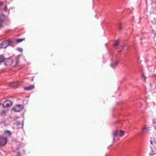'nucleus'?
<instances>
[{"instance_id": "obj_1", "label": "nucleus", "mask_w": 156, "mask_h": 156, "mask_svg": "<svg viewBox=\"0 0 156 156\" xmlns=\"http://www.w3.org/2000/svg\"><path fill=\"white\" fill-rule=\"evenodd\" d=\"M150 143L152 145L151 146L152 154L151 155L156 154V136L151 137Z\"/></svg>"}, {"instance_id": "obj_2", "label": "nucleus", "mask_w": 156, "mask_h": 156, "mask_svg": "<svg viewBox=\"0 0 156 156\" xmlns=\"http://www.w3.org/2000/svg\"><path fill=\"white\" fill-rule=\"evenodd\" d=\"M23 105L19 104L16 105L15 107L12 108V109L15 112H20L23 110Z\"/></svg>"}, {"instance_id": "obj_3", "label": "nucleus", "mask_w": 156, "mask_h": 156, "mask_svg": "<svg viewBox=\"0 0 156 156\" xmlns=\"http://www.w3.org/2000/svg\"><path fill=\"white\" fill-rule=\"evenodd\" d=\"M7 138L2 136H0V146L5 145L7 143Z\"/></svg>"}, {"instance_id": "obj_4", "label": "nucleus", "mask_w": 156, "mask_h": 156, "mask_svg": "<svg viewBox=\"0 0 156 156\" xmlns=\"http://www.w3.org/2000/svg\"><path fill=\"white\" fill-rule=\"evenodd\" d=\"M12 104V102L9 100H6L2 104L4 107H7L11 106Z\"/></svg>"}, {"instance_id": "obj_5", "label": "nucleus", "mask_w": 156, "mask_h": 156, "mask_svg": "<svg viewBox=\"0 0 156 156\" xmlns=\"http://www.w3.org/2000/svg\"><path fill=\"white\" fill-rule=\"evenodd\" d=\"M4 62V64L8 66L11 65L12 62V60L10 58H5Z\"/></svg>"}, {"instance_id": "obj_6", "label": "nucleus", "mask_w": 156, "mask_h": 156, "mask_svg": "<svg viewBox=\"0 0 156 156\" xmlns=\"http://www.w3.org/2000/svg\"><path fill=\"white\" fill-rule=\"evenodd\" d=\"M22 84L21 81L19 82H16L13 83H11L10 86L14 88H16L19 85H21Z\"/></svg>"}, {"instance_id": "obj_7", "label": "nucleus", "mask_w": 156, "mask_h": 156, "mask_svg": "<svg viewBox=\"0 0 156 156\" xmlns=\"http://www.w3.org/2000/svg\"><path fill=\"white\" fill-rule=\"evenodd\" d=\"M8 45V44L7 41H3L0 44V47L1 48H5Z\"/></svg>"}, {"instance_id": "obj_8", "label": "nucleus", "mask_w": 156, "mask_h": 156, "mask_svg": "<svg viewBox=\"0 0 156 156\" xmlns=\"http://www.w3.org/2000/svg\"><path fill=\"white\" fill-rule=\"evenodd\" d=\"M6 7V5L4 2H0V10L4 9Z\"/></svg>"}, {"instance_id": "obj_9", "label": "nucleus", "mask_w": 156, "mask_h": 156, "mask_svg": "<svg viewBox=\"0 0 156 156\" xmlns=\"http://www.w3.org/2000/svg\"><path fill=\"white\" fill-rule=\"evenodd\" d=\"M35 88L34 85H31L28 87H25L24 88V89L27 91L32 90Z\"/></svg>"}, {"instance_id": "obj_10", "label": "nucleus", "mask_w": 156, "mask_h": 156, "mask_svg": "<svg viewBox=\"0 0 156 156\" xmlns=\"http://www.w3.org/2000/svg\"><path fill=\"white\" fill-rule=\"evenodd\" d=\"M118 63L119 62L118 61H116L115 62L112 63L111 66L114 68H115L117 65Z\"/></svg>"}, {"instance_id": "obj_11", "label": "nucleus", "mask_w": 156, "mask_h": 156, "mask_svg": "<svg viewBox=\"0 0 156 156\" xmlns=\"http://www.w3.org/2000/svg\"><path fill=\"white\" fill-rule=\"evenodd\" d=\"M118 135V131L117 130L114 131L113 132V135L114 136L113 140H115V138Z\"/></svg>"}, {"instance_id": "obj_12", "label": "nucleus", "mask_w": 156, "mask_h": 156, "mask_svg": "<svg viewBox=\"0 0 156 156\" xmlns=\"http://www.w3.org/2000/svg\"><path fill=\"white\" fill-rule=\"evenodd\" d=\"M151 6L152 9H156V2L152 3L151 4Z\"/></svg>"}, {"instance_id": "obj_13", "label": "nucleus", "mask_w": 156, "mask_h": 156, "mask_svg": "<svg viewBox=\"0 0 156 156\" xmlns=\"http://www.w3.org/2000/svg\"><path fill=\"white\" fill-rule=\"evenodd\" d=\"M125 132L124 131L122 130H120V132H119V136L120 137H122L123 136Z\"/></svg>"}, {"instance_id": "obj_14", "label": "nucleus", "mask_w": 156, "mask_h": 156, "mask_svg": "<svg viewBox=\"0 0 156 156\" xmlns=\"http://www.w3.org/2000/svg\"><path fill=\"white\" fill-rule=\"evenodd\" d=\"M25 40V38H21V39H19L17 40H16V42L17 43H20V42H21L23 41H24Z\"/></svg>"}, {"instance_id": "obj_15", "label": "nucleus", "mask_w": 156, "mask_h": 156, "mask_svg": "<svg viewBox=\"0 0 156 156\" xmlns=\"http://www.w3.org/2000/svg\"><path fill=\"white\" fill-rule=\"evenodd\" d=\"M4 133L6 134L8 136L11 135V133L10 131L9 130H5L4 131Z\"/></svg>"}, {"instance_id": "obj_16", "label": "nucleus", "mask_w": 156, "mask_h": 156, "mask_svg": "<svg viewBox=\"0 0 156 156\" xmlns=\"http://www.w3.org/2000/svg\"><path fill=\"white\" fill-rule=\"evenodd\" d=\"M5 60L4 57L2 55L0 56V63L2 62H3Z\"/></svg>"}, {"instance_id": "obj_17", "label": "nucleus", "mask_w": 156, "mask_h": 156, "mask_svg": "<svg viewBox=\"0 0 156 156\" xmlns=\"http://www.w3.org/2000/svg\"><path fill=\"white\" fill-rule=\"evenodd\" d=\"M144 130H145L146 132H148V131H150L151 130L149 128H146L145 126H144L142 129V130L143 131H144Z\"/></svg>"}, {"instance_id": "obj_18", "label": "nucleus", "mask_w": 156, "mask_h": 156, "mask_svg": "<svg viewBox=\"0 0 156 156\" xmlns=\"http://www.w3.org/2000/svg\"><path fill=\"white\" fill-rule=\"evenodd\" d=\"M119 44V41L118 40H117L115 41V43L113 45L114 46H116L118 45Z\"/></svg>"}, {"instance_id": "obj_19", "label": "nucleus", "mask_w": 156, "mask_h": 156, "mask_svg": "<svg viewBox=\"0 0 156 156\" xmlns=\"http://www.w3.org/2000/svg\"><path fill=\"white\" fill-rule=\"evenodd\" d=\"M3 22V20L1 19L0 18V28L2 27V23Z\"/></svg>"}, {"instance_id": "obj_20", "label": "nucleus", "mask_w": 156, "mask_h": 156, "mask_svg": "<svg viewBox=\"0 0 156 156\" xmlns=\"http://www.w3.org/2000/svg\"><path fill=\"white\" fill-rule=\"evenodd\" d=\"M142 79L144 80H146V77L144 75V74H143L142 75Z\"/></svg>"}, {"instance_id": "obj_21", "label": "nucleus", "mask_w": 156, "mask_h": 156, "mask_svg": "<svg viewBox=\"0 0 156 156\" xmlns=\"http://www.w3.org/2000/svg\"><path fill=\"white\" fill-rule=\"evenodd\" d=\"M18 50L20 52H22L23 51V49L20 48H18Z\"/></svg>"}, {"instance_id": "obj_22", "label": "nucleus", "mask_w": 156, "mask_h": 156, "mask_svg": "<svg viewBox=\"0 0 156 156\" xmlns=\"http://www.w3.org/2000/svg\"><path fill=\"white\" fill-rule=\"evenodd\" d=\"M121 29H122V28H121V27H119V30H121Z\"/></svg>"}, {"instance_id": "obj_23", "label": "nucleus", "mask_w": 156, "mask_h": 156, "mask_svg": "<svg viewBox=\"0 0 156 156\" xmlns=\"http://www.w3.org/2000/svg\"><path fill=\"white\" fill-rule=\"evenodd\" d=\"M121 51H122L121 50L119 51L118 52L119 53L121 52Z\"/></svg>"}, {"instance_id": "obj_24", "label": "nucleus", "mask_w": 156, "mask_h": 156, "mask_svg": "<svg viewBox=\"0 0 156 156\" xmlns=\"http://www.w3.org/2000/svg\"><path fill=\"white\" fill-rule=\"evenodd\" d=\"M33 80H34L33 77H32V79L31 80H32V81H33Z\"/></svg>"}, {"instance_id": "obj_25", "label": "nucleus", "mask_w": 156, "mask_h": 156, "mask_svg": "<svg viewBox=\"0 0 156 156\" xmlns=\"http://www.w3.org/2000/svg\"><path fill=\"white\" fill-rule=\"evenodd\" d=\"M155 123H156V122H154V123L155 124Z\"/></svg>"}]
</instances>
